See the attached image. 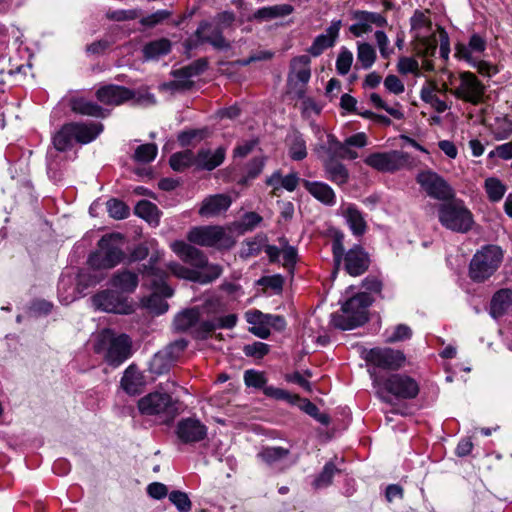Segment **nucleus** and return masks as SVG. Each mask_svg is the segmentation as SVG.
Listing matches in <instances>:
<instances>
[{
	"label": "nucleus",
	"instance_id": "2eb2a0df",
	"mask_svg": "<svg viewBox=\"0 0 512 512\" xmlns=\"http://www.w3.org/2000/svg\"><path fill=\"white\" fill-rule=\"evenodd\" d=\"M383 385L387 392L400 399H414L420 391L418 382L406 374H392Z\"/></svg>",
	"mask_w": 512,
	"mask_h": 512
},
{
	"label": "nucleus",
	"instance_id": "39448f33",
	"mask_svg": "<svg viewBox=\"0 0 512 512\" xmlns=\"http://www.w3.org/2000/svg\"><path fill=\"white\" fill-rule=\"evenodd\" d=\"M438 220L444 228L456 233H467L474 224L472 212L461 200H447L440 204Z\"/></svg>",
	"mask_w": 512,
	"mask_h": 512
},
{
	"label": "nucleus",
	"instance_id": "393cba45",
	"mask_svg": "<svg viewBox=\"0 0 512 512\" xmlns=\"http://www.w3.org/2000/svg\"><path fill=\"white\" fill-rule=\"evenodd\" d=\"M221 30L222 29L217 25L204 22L199 25L198 29L195 32L197 42H207L218 49L227 48L229 45L225 38L223 37Z\"/></svg>",
	"mask_w": 512,
	"mask_h": 512
},
{
	"label": "nucleus",
	"instance_id": "37998d69",
	"mask_svg": "<svg viewBox=\"0 0 512 512\" xmlns=\"http://www.w3.org/2000/svg\"><path fill=\"white\" fill-rule=\"evenodd\" d=\"M484 189L491 202H499L507 190L505 184L496 177L487 178L484 182Z\"/></svg>",
	"mask_w": 512,
	"mask_h": 512
},
{
	"label": "nucleus",
	"instance_id": "09e8293b",
	"mask_svg": "<svg viewBox=\"0 0 512 512\" xmlns=\"http://www.w3.org/2000/svg\"><path fill=\"white\" fill-rule=\"evenodd\" d=\"M370 101L376 108L385 110L393 118L397 120L404 118V113L401 110L399 103H395L394 105L390 106L377 93H372L370 95Z\"/></svg>",
	"mask_w": 512,
	"mask_h": 512
},
{
	"label": "nucleus",
	"instance_id": "5fc2aeb1",
	"mask_svg": "<svg viewBox=\"0 0 512 512\" xmlns=\"http://www.w3.org/2000/svg\"><path fill=\"white\" fill-rule=\"evenodd\" d=\"M338 472V469L332 462H328L325 464L322 472L319 476L314 480L313 486L316 489L327 487L331 484L333 476Z\"/></svg>",
	"mask_w": 512,
	"mask_h": 512
},
{
	"label": "nucleus",
	"instance_id": "774afa93",
	"mask_svg": "<svg viewBox=\"0 0 512 512\" xmlns=\"http://www.w3.org/2000/svg\"><path fill=\"white\" fill-rule=\"evenodd\" d=\"M377 46L382 58L387 59L393 53V49L389 47V39L386 33L382 30H377L374 34Z\"/></svg>",
	"mask_w": 512,
	"mask_h": 512
},
{
	"label": "nucleus",
	"instance_id": "c85d7f7f",
	"mask_svg": "<svg viewBox=\"0 0 512 512\" xmlns=\"http://www.w3.org/2000/svg\"><path fill=\"white\" fill-rule=\"evenodd\" d=\"M120 384L127 394L135 396L142 392L145 381L142 373L131 365L124 371Z\"/></svg>",
	"mask_w": 512,
	"mask_h": 512
},
{
	"label": "nucleus",
	"instance_id": "49530a36",
	"mask_svg": "<svg viewBox=\"0 0 512 512\" xmlns=\"http://www.w3.org/2000/svg\"><path fill=\"white\" fill-rule=\"evenodd\" d=\"M198 318L199 312L197 309L184 310L175 317L174 327L178 331H186L197 322Z\"/></svg>",
	"mask_w": 512,
	"mask_h": 512
},
{
	"label": "nucleus",
	"instance_id": "6e6552de",
	"mask_svg": "<svg viewBox=\"0 0 512 512\" xmlns=\"http://www.w3.org/2000/svg\"><path fill=\"white\" fill-rule=\"evenodd\" d=\"M450 84L453 86L451 93L457 99L472 105L483 102L486 87L474 73L463 71L457 77L451 75Z\"/></svg>",
	"mask_w": 512,
	"mask_h": 512
},
{
	"label": "nucleus",
	"instance_id": "c9c22d12",
	"mask_svg": "<svg viewBox=\"0 0 512 512\" xmlns=\"http://www.w3.org/2000/svg\"><path fill=\"white\" fill-rule=\"evenodd\" d=\"M325 175L328 180L335 183L336 185H344L348 182L349 172L347 168L331 159L324 160Z\"/></svg>",
	"mask_w": 512,
	"mask_h": 512
},
{
	"label": "nucleus",
	"instance_id": "b1692460",
	"mask_svg": "<svg viewBox=\"0 0 512 512\" xmlns=\"http://www.w3.org/2000/svg\"><path fill=\"white\" fill-rule=\"evenodd\" d=\"M344 265L348 274L351 276H359L369 267L368 254L361 246L356 245L345 254Z\"/></svg>",
	"mask_w": 512,
	"mask_h": 512
},
{
	"label": "nucleus",
	"instance_id": "13d9d810",
	"mask_svg": "<svg viewBox=\"0 0 512 512\" xmlns=\"http://www.w3.org/2000/svg\"><path fill=\"white\" fill-rule=\"evenodd\" d=\"M244 382L247 387L264 388L267 379L263 372L249 369L244 372Z\"/></svg>",
	"mask_w": 512,
	"mask_h": 512
},
{
	"label": "nucleus",
	"instance_id": "ddd939ff",
	"mask_svg": "<svg viewBox=\"0 0 512 512\" xmlns=\"http://www.w3.org/2000/svg\"><path fill=\"white\" fill-rule=\"evenodd\" d=\"M91 302L96 310L107 313L130 314L133 312V307L126 296L109 289L96 293L91 298Z\"/></svg>",
	"mask_w": 512,
	"mask_h": 512
},
{
	"label": "nucleus",
	"instance_id": "20e7f679",
	"mask_svg": "<svg viewBox=\"0 0 512 512\" xmlns=\"http://www.w3.org/2000/svg\"><path fill=\"white\" fill-rule=\"evenodd\" d=\"M371 303L372 299L366 292L351 297L343 304L340 313L332 315L333 326L342 330H351L363 325L368 320L367 308Z\"/></svg>",
	"mask_w": 512,
	"mask_h": 512
},
{
	"label": "nucleus",
	"instance_id": "de8ad7c7",
	"mask_svg": "<svg viewBox=\"0 0 512 512\" xmlns=\"http://www.w3.org/2000/svg\"><path fill=\"white\" fill-rule=\"evenodd\" d=\"M288 454L289 450L282 447H266L258 453V457L267 465H274L286 458Z\"/></svg>",
	"mask_w": 512,
	"mask_h": 512
},
{
	"label": "nucleus",
	"instance_id": "e2e57ef3",
	"mask_svg": "<svg viewBox=\"0 0 512 512\" xmlns=\"http://www.w3.org/2000/svg\"><path fill=\"white\" fill-rule=\"evenodd\" d=\"M334 45V42L331 41L329 37H326L324 34L318 35L312 45L309 47L308 52L314 57H317L323 53V51L327 48H330Z\"/></svg>",
	"mask_w": 512,
	"mask_h": 512
},
{
	"label": "nucleus",
	"instance_id": "72a5a7b5",
	"mask_svg": "<svg viewBox=\"0 0 512 512\" xmlns=\"http://www.w3.org/2000/svg\"><path fill=\"white\" fill-rule=\"evenodd\" d=\"M342 215L354 235H363L366 231V221L361 211L354 205L348 204L342 207Z\"/></svg>",
	"mask_w": 512,
	"mask_h": 512
},
{
	"label": "nucleus",
	"instance_id": "f704fd0d",
	"mask_svg": "<svg viewBox=\"0 0 512 512\" xmlns=\"http://www.w3.org/2000/svg\"><path fill=\"white\" fill-rule=\"evenodd\" d=\"M300 182L302 183V180L295 172L286 176H282L280 172H275L267 180V184L273 187V194L275 196H279L278 192L280 189L293 192Z\"/></svg>",
	"mask_w": 512,
	"mask_h": 512
},
{
	"label": "nucleus",
	"instance_id": "dca6fc26",
	"mask_svg": "<svg viewBox=\"0 0 512 512\" xmlns=\"http://www.w3.org/2000/svg\"><path fill=\"white\" fill-rule=\"evenodd\" d=\"M365 360L382 369L397 370L405 362L404 354L391 348H372L365 353Z\"/></svg>",
	"mask_w": 512,
	"mask_h": 512
},
{
	"label": "nucleus",
	"instance_id": "58836bf2",
	"mask_svg": "<svg viewBox=\"0 0 512 512\" xmlns=\"http://www.w3.org/2000/svg\"><path fill=\"white\" fill-rule=\"evenodd\" d=\"M328 140V149L327 152L331 154V157H340L342 159H356L358 154L356 151L352 150L345 142L341 143L335 139L333 135L327 136Z\"/></svg>",
	"mask_w": 512,
	"mask_h": 512
},
{
	"label": "nucleus",
	"instance_id": "69168bd1",
	"mask_svg": "<svg viewBox=\"0 0 512 512\" xmlns=\"http://www.w3.org/2000/svg\"><path fill=\"white\" fill-rule=\"evenodd\" d=\"M398 71L401 74H414L415 76L420 75L419 63L412 57H402L397 64Z\"/></svg>",
	"mask_w": 512,
	"mask_h": 512
},
{
	"label": "nucleus",
	"instance_id": "4d7b16f0",
	"mask_svg": "<svg viewBox=\"0 0 512 512\" xmlns=\"http://www.w3.org/2000/svg\"><path fill=\"white\" fill-rule=\"evenodd\" d=\"M493 134L497 140H504L509 138L512 134V120L506 117L498 118L495 123Z\"/></svg>",
	"mask_w": 512,
	"mask_h": 512
},
{
	"label": "nucleus",
	"instance_id": "412c9836",
	"mask_svg": "<svg viewBox=\"0 0 512 512\" xmlns=\"http://www.w3.org/2000/svg\"><path fill=\"white\" fill-rule=\"evenodd\" d=\"M232 198L228 194H215L203 199L198 213L204 218H214L224 214L231 206Z\"/></svg>",
	"mask_w": 512,
	"mask_h": 512
},
{
	"label": "nucleus",
	"instance_id": "680f3d73",
	"mask_svg": "<svg viewBox=\"0 0 512 512\" xmlns=\"http://www.w3.org/2000/svg\"><path fill=\"white\" fill-rule=\"evenodd\" d=\"M334 45V42L331 41L329 37H326L324 34L318 35L312 45L309 47L308 52L314 57H317L323 53V51L327 48H330Z\"/></svg>",
	"mask_w": 512,
	"mask_h": 512
},
{
	"label": "nucleus",
	"instance_id": "f257e3e1",
	"mask_svg": "<svg viewBox=\"0 0 512 512\" xmlns=\"http://www.w3.org/2000/svg\"><path fill=\"white\" fill-rule=\"evenodd\" d=\"M132 341L126 334H116L111 329H103L93 337V350L103 357L104 361L118 367L131 355Z\"/></svg>",
	"mask_w": 512,
	"mask_h": 512
},
{
	"label": "nucleus",
	"instance_id": "7c9ffc66",
	"mask_svg": "<svg viewBox=\"0 0 512 512\" xmlns=\"http://www.w3.org/2000/svg\"><path fill=\"white\" fill-rule=\"evenodd\" d=\"M139 283L138 275L130 270H121L113 274L110 280L112 287L118 289L120 293H133Z\"/></svg>",
	"mask_w": 512,
	"mask_h": 512
},
{
	"label": "nucleus",
	"instance_id": "f8f14e48",
	"mask_svg": "<svg viewBox=\"0 0 512 512\" xmlns=\"http://www.w3.org/2000/svg\"><path fill=\"white\" fill-rule=\"evenodd\" d=\"M410 24L413 37L423 46L424 55H434L438 40L432 30V22L428 12L415 11L410 19Z\"/></svg>",
	"mask_w": 512,
	"mask_h": 512
},
{
	"label": "nucleus",
	"instance_id": "4be33fe9",
	"mask_svg": "<svg viewBox=\"0 0 512 512\" xmlns=\"http://www.w3.org/2000/svg\"><path fill=\"white\" fill-rule=\"evenodd\" d=\"M96 98L104 105H121L134 97V93L123 86L104 85L97 89Z\"/></svg>",
	"mask_w": 512,
	"mask_h": 512
},
{
	"label": "nucleus",
	"instance_id": "864d4df0",
	"mask_svg": "<svg viewBox=\"0 0 512 512\" xmlns=\"http://www.w3.org/2000/svg\"><path fill=\"white\" fill-rule=\"evenodd\" d=\"M353 54L350 50L342 47L336 59V71L339 75H346L352 66Z\"/></svg>",
	"mask_w": 512,
	"mask_h": 512
},
{
	"label": "nucleus",
	"instance_id": "9d476101",
	"mask_svg": "<svg viewBox=\"0 0 512 512\" xmlns=\"http://www.w3.org/2000/svg\"><path fill=\"white\" fill-rule=\"evenodd\" d=\"M187 239L196 245L204 247L229 248L233 240L221 226H197L190 229Z\"/></svg>",
	"mask_w": 512,
	"mask_h": 512
},
{
	"label": "nucleus",
	"instance_id": "aec40b11",
	"mask_svg": "<svg viewBox=\"0 0 512 512\" xmlns=\"http://www.w3.org/2000/svg\"><path fill=\"white\" fill-rule=\"evenodd\" d=\"M176 435L183 443H194L206 437L207 429L198 419L186 418L178 422Z\"/></svg>",
	"mask_w": 512,
	"mask_h": 512
},
{
	"label": "nucleus",
	"instance_id": "a18cd8bd",
	"mask_svg": "<svg viewBox=\"0 0 512 512\" xmlns=\"http://www.w3.org/2000/svg\"><path fill=\"white\" fill-rule=\"evenodd\" d=\"M375 48L367 42L357 43V60L362 68L369 69L376 60Z\"/></svg>",
	"mask_w": 512,
	"mask_h": 512
},
{
	"label": "nucleus",
	"instance_id": "8fccbe9b",
	"mask_svg": "<svg viewBox=\"0 0 512 512\" xmlns=\"http://www.w3.org/2000/svg\"><path fill=\"white\" fill-rule=\"evenodd\" d=\"M289 155L293 160L300 161L307 156L306 143L299 134H294L291 138Z\"/></svg>",
	"mask_w": 512,
	"mask_h": 512
},
{
	"label": "nucleus",
	"instance_id": "1a4fd4ad",
	"mask_svg": "<svg viewBox=\"0 0 512 512\" xmlns=\"http://www.w3.org/2000/svg\"><path fill=\"white\" fill-rule=\"evenodd\" d=\"M364 162L369 167L383 173H393L401 169L416 167L415 159L407 152L392 150L368 155Z\"/></svg>",
	"mask_w": 512,
	"mask_h": 512
},
{
	"label": "nucleus",
	"instance_id": "7ed1b4c3",
	"mask_svg": "<svg viewBox=\"0 0 512 512\" xmlns=\"http://www.w3.org/2000/svg\"><path fill=\"white\" fill-rule=\"evenodd\" d=\"M125 240L120 233L104 235L98 242V250L89 256L88 262L94 269H111L125 259Z\"/></svg>",
	"mask_w": 512,
	"mask_h": 512
},
{
	"label": "nucleus",
	"instance_id": "bf43d9fd",
	"mask_svg": "<svg viewBox=\"0 0 512 512\" xmlns=\"http://www.w3.org/2000/svg\"><path fill=\"white\" fill-rule=\"evenodd\" d=\"M169 500L176 506L179 512H189L192 508V503L184 492L172 491L169 494Z\"/></svg>",
	"mask_w": 512,
	"mask_h": 512
},
{
	"label": "nucleus",
	"instance_id": "c03bdc74",
	"mask_svg": "<svg viewBox=\"0 0 512 512\" xmlns=\"http://www.w3.org/2000/svg\"><path fill=\"white\" fill-rule=\"evenodd\" d=\"M135 214L149 223L157 224L159 221L158 207L147 200H141L136 204Z\"/></svg>",
	"mask_w": 512,
	"mask_h": 512
},
{
	"label": "nucleus",
	"instance_id": "603ef678",
	"mask_svg": "<svg viewBox=\"0 0 512 512\" xmlns=\"http://www.w3.org/2000/svg\"><path fill=\"white\" fill-rule=\"evenodd\" d=\"M207 61L205 59H199L192 64L182 67L175 72L176 77L191 78L204 72L207 68Z\"/></svg>",
	"mask_w": 512,
	"mask_h": 512
},
{
	"label": "nucleus",
	"instance_id": "338daca9",
	"mask_svg": "<svg viewBox=\"0 0 512 512\" xmlns=\"http://www.w3.org/2000/svg\"><path fill=\"white\" fill-rule=\"evenodd\" d=\"M243 351L246 356L262 358L269 352V345L263 342H254L245 345Z\"/></svg>",
	"mask_w": 512,
	"mask_h": 512
},
{
	"label": "nucleus",
	"instance_id": "a211bd4d",
	"mask_svg": "<svg viewBox=\"0 0 512 512\" xmlns=\"http://www.w3.org/2000/svg\"><path fill=\"white\" fill-rule=\"evenodd\" d=\"M167 269L176 277L181 279L207 284L217 279L222 272L219 265H211L206 267V272H199L195 269H189L179 263L170 262L166 265Z\"/></svg>",
	"mask_w": 512,
	"mask_h": 512
},
{
	"label": "nucleus",
	"instance_id": "6e6d98bb",
	"mask_svg": "<svg viewBox=\"0 0 512 512\" xmlns=\"http://www.w3.org/2000/svg\"><path fill=\"white\" fill-rule=\"evenodd\" d=\"M157 155V146L155 144H143L135 150V159L142 163H149L155 159Z\"/></svg>",
	"mask_w": 512,
	"mask_h": 512
},
{
	"label": "nucleus",
	"instance_id": "e433bc0d",
	"mask_svg": "<svg viewBox=\"0 0 512 512\" xmlns=\"http://www.w3.org/2000/svg\"><path fill=\"white\" fill-rule=\"evenodd\" d=\"M512 301V291L510 289H501L497 291L491 300L490 313L494 318L504 314Z\"/></svg>",
	"mask_w": 512,
	"mask_h": 512
},
{
	"label": "nucleus",
	"instance_id": "4c0bfd02",
	"mask_svg": "<svg viewBox=\"0 0 512 512\" xmlns=\"http://www.w3.org/2000/svg\"><path fill=\"white\" fill-rule=\"evenodd\" d=\"M436 90L437 85L435 83H429L421 88L420 98L438 113H443L448 109V105L437 96Z\"/></svg>",
	"mask_w": 512,
	"mask_h": 512
},
{
	"label": "nucleus",
	"instance_id": "2f4dec72",
	"mask_svg": "<svg viewBox=\"0 0 512 512\" xmlns=\"http://www.w3.org/2000/svg\"><path fill=\"white\" fill-rule=\"evenodd\" d=\"M293 10L294 8L290 4L262 7L256 10L250 19L258 22L271 21L277 18L286 17L290 15Z\"/></svg>",
	"mask_w": 512,
	"mask_h": 512
},
{
	"label": "nucleus",
	"instance_id": "423d86ee",
	"mask_svg": "<svg viewBox=\"0 0 512 512\" xmlns=\"http://www.w3.org/2000/svg\"><path fill=\"white\" fill-rule=\"evenodd\" d=\"M503 261V251L499 246L487 245L478 250L469 265V276L475 282L490 278Z\"/></svg>",
	"mask_w": 512,
	"mask_h": 512
},
{
	"label": "nucleus",
	"instance_id": "c756f323",
	"mask_svg": "<svg viewBox=\"0 0 512 512\" xmlns=\"http://www.w3.org/2000/svg\"><path fill=\"white\" fill-rule=\"evenodd\" d=\"M70 107L74 113L84 116L103 118L105 110L92 100L83 96H75L70 99Z\"/></svg>",
	"mask_w": 512,
	"mask_h": 512
},
{
	"label": "nucleus",
	"instance_id": "9b49d317",
	"mask_svg": "<svg viewBox=\"0 0 512 512\" xmlns=\"http://www.w3.org/2000/svg\"><path fill=\"white\" fill-rule=\"evenodd\" d=\"M311 59L307 55L294 57L290 62L287 76V89L289 94L303 98L306 86L311 78Z\"/></svg>",
	"mask_w": 512,
	"mask_h": 512
},
{
	"label": "nucleus",
	"instance_id": "4468645a",
	"mask_svg": "<svg viewBox=\"0 0 512 512\" xmlns=\"http://www.w3.org/2000/svg\"><path fill=\"white\" fill-rule=\"evenodd\" d=\"M416 181L431 198L445 202L454 198L452 187L443 177L431 170L418 173Z\"/></svg>",
	"mask_w": 512,
	"mask_h": 512
},
{
	"label": "nucleus",
	"instance_id": "6ab92c4d",
	"mask_svg": "<svg viewBox=\"0 0 512 512\" xmlns=\"http://www.w3.org/2000/svg\"><path fill=\"white\" fill-rule=\"evenodd\" d=\"M170 247L184 262L196 268H201V270H198L199 272H206V267L212 265L208 264L207 258L202 251L184 241H174Z\"/></svg>",
	"mask_w": 512,
	"mask_h": 512
},
{
	"label": "nucleus",
	"instance_id": "79ce46f5",
	"mask_svg": "<svg viewBox=\"0 0 512 512\" xmlns=\"http://www.w3.org/2000/svg\"><path fill=\"white\" fill-rule=\"evenodd\" d=\"M170 166L174 171L182 172L185 169L196 166V158L191 150H184L174 153L169 160Z\"/></svg>",
	"mask_w": 512,
	"mask_h": 512
},
{
	"label": "nucleus",
	"instance_id": "ea45409f",
	"mask_svg": "<svg viewBox=\"0 0 512 512\" xmlns=\"http://www.w3.org/2000/svg\"><path fill=\"white\" fill-rule=\"evenodd\" d=\"M76 142L71 124L63 125L53 137V145L58 151H66L70 149Z\"/></svg>",
	"mask_w": 512,
	"mask_h": 512
},
{
	"label": "nucleus",
	"instance_id": "3c124183",
	"mask_svg": "<svg viewBox=\"0 0 512 512\" xmlns=\"http://www.w3.org/2000/svg\"><path fill=\"white\" fill-rule=\"evenodd\" d=\"M412 335V330L409 326L405 324H399L393 329L389 330L387 329L385 331V341L387 343H395L399 341H403L406 339H409Z\"/></svg>",
	"mask_w": 512,
	"mask_h": 512
},
{
	"label": "nucleus",
	"instance_id": "473e14b6",
	"mask_svg": "<svg viewBox=\"0 0 512 512\" xmlns=\"http://www.w3.org/2000/svg\"><path fill=\"white\" fill-rule=\"evenodd\" d=\"M76 142L87 144L103 131L101 123H70Z\"/></svg>",
	"mask_w": 512,
	"mask_h": 512
},
{
	"label": "nucleus",
	"instance_id": "0eeeda50",
	"mask_svg": "<svg viewBox=\"0 0 512 512\" xmlns=\"http://www.w3.org/2000/svg\"><path fill=\"white\" fill-rule=\"evenodd\" d=\"M140 414L144 416H157L163 422L172 420L177 414V402L165 392H151L140 398L137 403Z\"/></svg>",
	"mask_w": 512,
	"mask_h": 512
},
{
	"label": "nucleus",
	"instance_id": "052dcab7",
	"mask_svg": "<svg viewBox=\"0 0 512 512\" xmlns=\"http://www.w3.org/2000/svg\"><path fill=\"white\" fill-rule=\"evenodd\" d=\"M107 210L114 219H124L129 215L128 207L120 200L110 199L107 201Z\"/></svg>",
	"mask_w": 512,
	"mask_h": 512
},
{
	"label": "nucleus",
	"instance_id": "cd10ccee",
	"mask_svg": "<svg viewBox=\"0 0 512 512\" xmlns=\"http://www.w3.org/2000/svg\"><path fill=\"white\" fill-rule=\"evenodd\" d=\"M302 184L315 199L324 205L333 206L336 203L335 192L327 183L302 179Z\"/></svg>",
	"mask_w": 512,
	"mask_h": 512
},
{
	"label": "nucleus",
	"instance_id": "f3484780",
	"mask_svg": "<svg viewBox=\"0 0 512 512\" xmlns=\"http://www.w3.org/2000/svg\"><path fill=\"white\" fill-rule=\"evenodd\" d=\"M352 19L355 20V23L350 25L349 32L355 37L370 33L373 26L383 28L388 25L387 18L382 14L365 10L353 11Z\"/></svg>",
	"mask_w": 512,
	"mask_h": 512
},
{
	"label": "nucleus",
	"instance_id": "a19ab883",
	"mask_svg": "<svg viewBox=\"0 0 512 512\" xmlns=\"http://www.w3.org/2000/svg\"><path fill=\"white\" fill-rule=\"evenodd\" d=\"M170 50V41L166 38H161L146 44L143 48V54L146 59H156L168 54Z\"/></svg>",
	"mask_w": 512,
	"mask_h": 512
},
{
	"label": "nucleus",
	"instance_id": "0e129e2a",
	"mask_svg": "<svg viewBox=\"0 0 512 512\" xmlns=\"http://www.w3.org/2000/svg\"><path fill=\"white\" fill-rule=\"evenodd\" d=\"M264 394L268 397L277 399V400H286L290 403H295L300 398L298 395H292L288 391L276 388L273 386L264 387Z\"/></svg>",
	"mask_w": 512,
	"mask_h": 512
},
{
	"label": "nucleus",
	"instance_id": "a878e982",
	"mask_svg": "<svg viewBox=\"0 0 512 512\" xmlns=\"http://www.w3.org/2000/svg\"><path fill=\"white\" fill-rule=\"evenodd\" d=\"M265 253L271 262H281L289 271L293 270L297 262V250L287 244L282 249L274 245H267Z\"/></svg>",
	"mask_w": 512,
	"mask_h": 512
},
{
	"label": "nucleus",
	"instance_id": "bb28decb",
	"mask_svg": "<svg viewBox=\"0 0 512 512\" xmlns=\"http://www.w3.org/2000/svg\"><path fill=\"white\" fill-rule=\"evenodd\" d=\"M226 155V150L223 147H218L216 150L201 149L196 158V167L201 170L211 171L220 166Z\"/></svg>",
	"mask_w": 512,
	"mask_h": 512
},
{
	"label": "nucleus",
	"instance_id": "f03ea898",
	"mask_svg": "<svg viewBox=\"0 0 512 512\" xmlns=\"http://www.w3.org/2000/svg\"><path fill=\"white\" fill-rule=\"evenodd\" d=\"M143 275L144 285L152 290V294L143 300L144 306L157 315L167 312L169 306L164 298L171 297L173 289L165 282L166 272L151 264Z\"/></svg>",
	"mask_w": 512,
	"mask_h": 512
},
{
	"label": "nucleus",
	"instance_id": "5701e85b",
	"mask_svg": "<svg viewBox=\"0 0 512 512\" xmlns=\"http://www.w3.org/2000/svg\"><path fill=\"white\" fill-rule=\"evenodd\" d=\"M486 50V40L479 34L471 35L468 44L457 43L455 45V57L467 63L478 59Z\"/></svg>",
	"mask_w": 512,
	"mask_h": 512
}]
</instances>
